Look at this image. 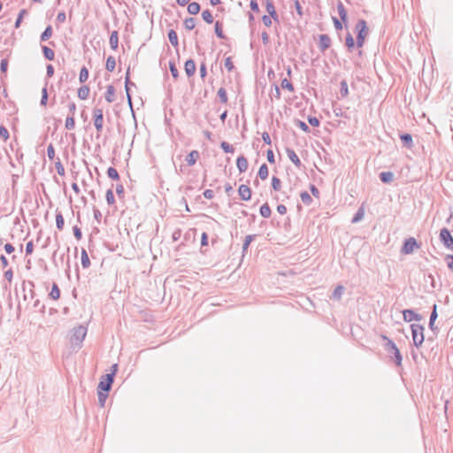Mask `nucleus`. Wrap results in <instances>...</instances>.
I'll return each mask as SVG.
<instances>
[{"label":"nucleus","instance_id":"obj_8","mask_svg":"<svg viewBox=\"0 0 453 453\" xmlns=\"http://www.w3.org/2000/svg\"><path fill=\"white\" fill-rule=\"evenodd\" d=\"M129 71H130V69L128 68L127 71V73H126V77H125V88H126L127 103H128L131 110H133V103H132V96L130 94V87L131 86L135 87V84L134 82L130 81Z\"/></svg>","mask_w":453,"mask_h":453},{"label":"nucleus","instance_id":"obj_18","mask_svg":"<svg viewBox=\"0 0 453 453\" xmlns=\"http://www.w3.org/2000/svg\"><path fill=\"white\" fill-rule=\"evenodd\" d=\"M400 139L403 146L406 147L407 149H412V147L414 146L411 134L408 133L402 134H400Z\"/></svg>","mask_w":453,"mask_h":453},{"label":"nucleus","instance_id":"obj_34","mask_svg":"<svg viewBox=\"0 0 453 453\" xmlns=\"http://www.w3.org/2000/svg\"><path fill=\"white\" fill-rule=\"evenodd\" d=\"M390 354H393L395 365L397 366H401L402 365L403 357H402V355L400 353L399 349L396 348L395 350L391 351Z\"/></svg>","mask_w":453,"mask_h":453},{"label":"nucleus","instance_id":"obj_54","mask_svg":"<svg viewBox=\"0 0 453 453\" xmlns=\"http://www.w3.org/2000/svg\"><path fill=\"white\" fill-rule=\"evenodd\" d=\"M280 85H281L282 88H286V89L289 90L290 92L294 91L293 84L286 78L281 81Z\"/></svg>","mask_w":453,"mask_h":453},{"label":"nucleus","instance_id":"obj_21","mask_svg":"<svg viewBox=\"0 0 453 453\" xmlns=\"http://www.w3.org/2000/svg\"><path fill=\"white\" fill-rule=\"evenodd\" d=\"M81 265L84 269H87L90 266V260H89L88 252L86 251L85 249H81Z\"/></svg>","mask_w":453,"mask_h":453},{"label":"nucleus","instance_id":"obj_63","mask_svg":"<svg viewBox=\"0 0 453 453\" xmlns=\"http://www.w3.org/2000/svg\"><path fill=\"white\" fill-rule=\"evenodd\" d=\"M225 67L227 69L228 72H231L234 69V64L230 57L225 59Z\"/></svg>","mask_w":453,"mask_h":453},{"label":"nucleus","instance_id":"obj_47","mask_svg":"<svg viewBox=\"0 0 453 453\" xmlns=\"http://www.w3.org/2000/svg\"><path fill=\"white\" fill-rule=\"evenodd\" d=\"M65 128L67 130H73L75 127V119L73 116H67L65 119Z\"/></svg>","mask_w":453,"mask_h":453},{"label":"nucleus","instance_id":"obj_29","mask_svg":"<svg viewBox=\"0 0 453 453\" xmlns=\"http://www.w3.org/2000/svg\"><path fill=\"white\" fill-rule=\"evenodd\" d=\"M116 66L115 58L112 56H109L106 59L105 68L109 72H113Z\"/></svg>","mask_w":453,"mask_h":453},{"label":"nucleus","instance_id":"obj_13","mask_svg":"<svg viewBox=\"0 0 453 453\" xmlns=\"http://www.w3.org/2000/svg\"><path fill=\"white\" fill-rule=\"evenodd\" d=\"M265 8L266 12L273 18V19L279 21V16L276 12L275 6L272 0H265Z\"/></svg>","mask_w":453,"mask_h":453},{"label":"nucleus","instance_id":"obj_37","mask_svg":"<svg viewBox=\"0 0 453 453\" xmlns=\"http://www.w3.org/2000/svg\"><path fill=\"white\" fill-rule=\"evenodd\" d=\"M364 215H365V211H364V208L363 207H360L357 212L355 213L353 219H351V222L352 223H357L359 222L363 218H364Z\"/></svg>","mask_w":453,"mask_h":453},{"label":"nucleus","instance_id":"obj_50","mask_svg":"<svg viewBox=\"0 0 453 453\" xmlns=\"http://www.w3.org/2000/svg\"><path fill=\"white\" fill-rule=\"evenodd\" d=\"M47 103H48V91H47V85H45L44 88H42V98H41L40 104L42 106H46Z\"/></svg>","mask_w":453,"mask_h":453},{"label":"nucleus","instance_id":"obj_10","mask_svg":"<svg viewBox=\"0 0 453 453\" xmlns=\"http://www.w3.org/2000/svg\"><path fill=\"white\" fill-rule=\"evenodd\" d=\"M331 46V38L326 34L319 35V48L321 52H325Z\"/></svg>","mask_w":453,"mask_h":453},{"label":"nucleus","instance_id":"obj_36","mask_svg":"<svg viewBox=\"0 0 453 453\" xmlns=\"http://www.w3.org/2000/svg\"><path fill=\"white\" fill-rule=\"evenodd\" d=\"M344 292V288L342 286H337L332 295V298L335 300H340Z\"/></svg>","mask_w":453,"mask_h":453},{"label":"nucleus","instance_id":"obj_56","mask_svg":"<svg viewBox=\"0 0 453 453\" xmlns=\"http://www.w3.org/2000/svg\"><path fill=\"white\" fill-rule=\"evenodd\" d=\"M169 69H170L172 76L174 79H177L179 77V71L173 62L169 63Z\"/></svg>","mask_w":453,"mask_h":453},{"label":"nucleus","instance_id":"obj_27","mask_svg":"<svg viewBox=\"0 0 453 453\" xmlns=\"http://www.w3.org/2000/svg\"><path fill=\"white\" fill-rule=\"evenodd\" d=\"M168 39L173 47H178V45H179L178 35H177V33L173 29L169 30Z\"/></svg>","mask_w":453,"mask_h":453},{"label":"nucleus","instance_id":"obj_5","mask_svg":"<svg viewBox=\"0 0 453 453\" xmlns=\"http://www.w3.org/2000/svg\"><path fill=\"white\" fill-rule=\"evenodd\" d=\"M94 126L98 133L102 132L104 126V111L100 108L93 110Z\"/></svg>","mask_w":453,"mask_h":453},{"label":"nucleus","instance_id":"obj_52","mask_svg":"<svg viewBox=\"0 0 453 453\" xmlns=\"http://www.w3.org/2000/svg\"><path fill=\"white\" fill-rule=\"evenodd\" d=\"M272 187H273V190H275V191H279L280 189L281 181L278 177L273 176L272 178Z\"/></svg>","mask_w":453,"mask_h":453},{"label":"nucleus","instance_id":"obj_39","mask_svg":"<svg viewBox=\"0 0 453 453\" xmlns=\"http://www.w3.org/2000/svg\"><path fill=\"white\" fill-rule=\"evenodd\" d=\"M255 234H249L245 237L244 242L242 244V253H245L248 250L250 242L255 239Z\"/></svg>","mask_w":453,"mask_h":453},{"label":"nucleus","instance_id":"obj_23","mask_svg":"<svg viewBox=\"0 0 453 453\" xmlns=\"http://www.w3.org/2000/svg\"><path fill=\"white\" fill-rule=\"evenodd\" d=\"M380 180L383 182V183H389L393 180L394 179V173L392 172H382L380 173Z\"/></svg>","mask_w":453,"mask_h":453},{"label":"nucleus","instance_id":"obj_15","mask_svg":"<svg viewBox=\"0 0 453 453\" xmlns=\"http://www.w3.org/2000/svg\"><path fill=\"white\" fill-rule=\"evenodd\" d=\"M236 166L240 173L246 172L249 166L247 158L244 156L238 157L236 160Z\"/></svg>","mask_w":453,"mask_h":453},{"label":"nucleus","instance_id":"obj_2","mask_svg":"<svg viewBox=\"0 0 453 453\" xmlns=\"http://www.w3.org/2000/svg\"><path fill=\"white\" fill-rule=\"evenodd\" d=\"M357 32L356 44L357 48L364 46L365 37L368 35V27L365 19H359L355 27Z\"/></svg>","mask_w":453,"mask_h":453},{"label":"nucleus","instance_id":"obj_49","mask_svg":"<svg viewBox=\"0 0 453 453\" xmlns=\"http://www.w3.org/2000/svg\"><path fill=\"white\" fill-rule=\"evenodd\" d=\"M218 96L219 97V100L221 103L223 104H226L227 103V95H226V91L224 88H220L219 90H218V93H217Z\"/></svg>","mask_w":453,"mask_h":453},{"label":"nucleus","instance_id":"obj_58","mask_svg":"<svg viewBox=\"0 0 453 453\" xmlns=\"http://www.w3.org/2000/svg\"><path fill=\"white\" fill-rule=\"evenodd\" d=\"M334 26L336 30H342L343 27V22L336 17H332Z\"/></svg>","mask_w":453,"mask_h":453},{"label":"nucleus","instance_id":"obj_16","mask_svg":"<svg viewBox=\"0 0 453 453\" xmlns=\"http://www.w3.org/2000/svg\"><path fill=\"white\" fill-rule=\"evenodd\" d=\"M336 7L341 20L346 25L348 21V14L343 4L341 1H338Z\"/></svg>","mask_w":453,"mask_h":453},{"label":"nucleus","instance_id":"obj_22","mask_svg":"<svg viewBox=\"0 0 453 453\" xmlns=\"http://www.w3.org/2000/svg\"><path fill=\"white\" fill-rule=\"evenodd\" d=\"M110 45L112 50H117L119 46V35L117 31H113L110 35Z\"/></svg>","mask_w":453,"mask_h":453},{"label":"nucleus","instance_id":"obj_26","mask_svg":"<svg viewBox=\"0 0 453 453\" xmlns=\"http://www.w3.org/2000/svg\"><path fill=\"white\" fill-rule=\"evenodd\" d=\"M201 6L196 2L189 3L188 5V12L189 14L196 15L200 12Z\"/></svg>","mask_w":453,"mask_h":453},{"label":"nucleus","instance_id":"obj_38","mask_svg":"<svg viewBox=\"0 0 453 453\" xmlns=\"http://www.w3.org/2000/svg\"><path fill=\"white\" fill-rule=\"evenodd\" d=\"M340 93L342 97H346L349 95L348 83L345 80L340 82Z\"/></svg>","mask_w":453,"mask_h":453},{"label":"nucleus","instance_id":"obj_12","mask_svg":"<svg viewBox=\"0 0 453 453\" xmlns=\"http://www.w3.org/2000/svg\"><path fill=\"white\" fill-rule=\"evenodd\" d=\"M286 153L288 157L289 160L297 167L300 168L302 165L301 160L299 159L298 156L295 152V150L291 148L287 147L286 148Z\"/></svg>","mask_w":453,"mask_h":453},{"label":"nucleus","instance_id":"obj_40","mask_svg":"<svg viewBox=\"0 0 453 453\" xmlns=\"http://www.w3.org/2000/svg\"><path fill=\"white\" fill-rule=\"evenodd\" d=\"M300 197L302 202L306 205H310L312 203V198L307 191H303L300 194Z\"/></svg>","mask_w":453,"mask_h":453},{"label":"nucleus","instance_id":"obj_33","mask_svg":"<svg viewBox=\"0 0 453 453\" xmlns=\"http://www.w3.org/2000/svg\"><path fill=\"white\" fill-rule=\"evenodd\" d=\"M268 167L266 165V164H263L260 167H259V170H258V173H257V175L259 176L260 179L262 180H265L267 179L268 177Z\"/></svg>","mask_w":453,"mask_h":453},{"label":"nucleus","instance_id":"obj_24","mask_svg":"<svg viewBox=\"0 0 453 453\" xmlns=\"http://www.w3.org/2000/svg\"><path fill=\"white\" fill-rule=\"evenodd\" d=\"M89 88L88 86H81L78 89V97L81 100H86L89 96Z\"/></svg>","mask_w":453,"mask_h":453},{"label":"nucleus","instance_id":"obj_45","mask_svg":"<svg viewBox=\"0 0 453 453\" xmlns=\"http://www.w3.org/2000/svg\"><path fill=\"white\" fill-rule=\"evenodd\" d=\"M97 395L100 406L104 407L108 396V393L98 389Z\"/></svg>","mask_w":453,"mask_h":453},{"label":"nucleus","instance_id":"obj_44","mask_svg":"<svg viewBox=\"0 0 453 453\" xmlns=\"http://www.w3.org/2000/svg\"><path fill=\"white\" fill-rule=\"evenodd\" d=\"M215 34L220 39H225L226 35L222 30V24L219 21H216L215 23Z\"/></svg>","mask_w":453,"mask_h":453},{"label":"nucleus","instance_id":"obj_43","mask_svg":"<svg viewBox=\"0 0 453 453\" xmlns=\"http://www.w3.org/2000/svg\"><path fill=\"white\" fill-rule=\"evenodd\" d=\"M88 79V70L86 66L81 69L79 80L81 83H84Z\"/></svg>","mask_w":453,"mask_h":453},{"label":"nucleus","instance_id":"obj_6","mask_svg":"<svg viewBox=\"0 0 453 453\" xmlns=\"http://www.w3.org/2000/svg\"><path fill=\"white\" fill-rule=\"evenodd\" d=\"M419 245L417 242V240L414 237H410L406 239L403 242V245L401 248L402 254H411L414 251L415 248H418Z\"/></svg>","mask_w":453,"mask_h":453},{"label":"nucleus","instance_id":"obj_53","mask_svg":"<svg viewBox=\"0 0 453 453\" xmlns=\"http://www.w3.org/2000/svg\"><path fill=\"white\" fill-rule=\"evenodd\" d=\"M34 308L36 309L41 314L45 313V305L41 303L39 299H36L34 303Z\"/></svg>","mask_w":453,"mask_h":453},{"label":"nucleus","instance_id":"obj_35","mask_svg":"<svg viewBox=\"0 0 453 453\" xmlns=\"http://www.w3.org/2000/svg\"><path fill=\"white\" fill-rule=\"evenodd\" d=\"M65 225V219L61 212L56 214V226L58 230H63Z\"/></svg>","mask_w":453,"mask_h":453},{"label":"nucleus","instance_id":"obj_7","mask_svg":"<svg viewBox=\"0 0 453 453\" xmlns=\"http://www.w3.org/2000/svg\"><path fill=\"white\" fill-rule=\"evenodd\" d=\"M440 240L447 249H453V237L448 228L441 229Z\"/></svg>","mask_w":453,"mask_h":453},{"label":"nucleus","instance_id":"obj_62","mask_svg":"<svg viewBox=\"0 0 453 453\" xmlns=\"http://www.w3.org/2000/svg\"><path fill=\"white\" fill-rule=\"evenodd\" d=\"M0 136L6 141L9 138V132L5 127L0 126Z\"/></svg>","mask_w":453,"mask_h":453},{"label":"nucleus","instance_id":"obj_9","mask_svg":"<svg viewBox=\"0 0 453 453\" xmlns=\"http://www.w3.org/2000/svg\"><path fill=\"white\" fill-rule=\"evenodd\" d=\"M403 319L406 322H411L412 320L419 321L422 319V316L417 312H415L413 310H404L403 311Z\"/></svg>","mask_w":453,"mask_h":453},{"label":"nucleus","instance_id":"obj_3","mask_svg":"<svg viewBox=\"0 0 453 453\" xmlns=\"http://www.w3.org/2000/svg\"><path fill=\"white\" fill-rule=\"evenodd\" d=\"M118 365H112V372L111 373L105 374L103 379L100 380L97 389L104 391L108 393L111 389V385L114 381V375L117 372Z\"/></svg>","mask_w":453,"mask_h":453},{"label":"nucleus","instance_id":"obj_14","mask_svg":"<svg viewBox=\"0 0 453 453\" xmlns=\"http://www.w3.org/2000/svg\"><path fill=\"white\" fill-rule=\"evenodd\" d=\"M185 73L188 77H191L196 73V63L193 59H188L184 65Z\"/></svg>","mask_w":453,"mask_h":453},{"label":"nucleus","instance_id":"obj_28","mask_svg":"<svg viewBox=\"0 0 453 453\" xmlns=\"http://www.w3.org/2000/svg\"><path fill=\"white\" fill-rule=\"evenodd\" d=\"M345 44L349 51H351L355 45H357L352 35L349 32H348L346 35Z\"/></svg>","mask_w":453,"mask_h":453},{"label":"nucleus","instance_id":"obj_32","mask_svg":"<svg viewBox=\"0 0 453 453\" xmlns=\"http://www.w3.org/2000/svg\"><path fill=\"white\" fill-rule=\"evenodd\" d=\"M259 212H260L261 216L264 218H269L271 216L272 211L267 203H264L260 207Z\"/></svg>","mask_w":453,"mask_h":453},{"label":"nucleus","instance_id":"obj_57","mask_svg":"<svg viewBox=\"0 0 453 453\" xmlns=\"http://www.w3.org/2000/svg\"><path fill=\"white\" fill-rule=\"evenodd\" d=\"M55 167L59 175H61V176L65 175V167L62 165L59 158H58V161L55 163Z\"/></svg>","mask_w":453,"mask_h":453},{"label":"nucleus","instance_id":"obj_41","mask_svg":"<svg viewBox=\"0 0 453 453\" xmlns=\"http://www.w3.org/2000/svg\"><path fill=\"white\" fill-rule=\"evenodd\" d=\"M184 27L188 30H193L196 27V19L186 18L184 20Z\"/></svg>","mask_w":453,"mask_h":453},{"label":"nucleus","instance_id":"obj_11","mask_svg":"<svg viewBox=\"0 0 453 453\" xmlns=\"http://www.w3.org/2000/svg\"><path fill=\"white\" fill-rule=\"evenodd\" d=\"M238 193L243 201H249L251 198V189L247 185L242 184L238 188Z\"/></svg>","mask_w":453,"mask_h":453},{"label":"nucleus","instance_id":"obj_1","mask_svg":"<svg viewBox=\"0 0 453 453\" xmlns=\"http://www.w3.org/2000/svg\"><path fill=\"white\" fill-rule=\"evenodd\" d=\"M87 331V327L81 325L73 329L70 342L73 347L81 348L86 337Z\"/></svg>","mask_w":453,"mask_h":453},{"label":"nucleus","instance_id":"obj_51","mask_svg":"<svg viewBox=\"0 0 453 453\" xmlns=\"http://www.w3.org/2000/svg\"><path fill=\"white\" fill-rule=\"evenodd\" d=\"M105 198H106L107 203L110 205L113 204L115 203V197H114V194H113V191L111 188H109L106 191Z\"/></svg>","mask_w":453,"mask_h":453},{"label":"nucleus","instance_id":"obj_60","mask_svg":"<svg viewBox=\"0 0 453 453\" xmlns=\"http://www.w3.org/2000/svg\"><path fill=\"white\" fill-rule=\"evenodd\" d=\"M308 122L312 127H319V124H320L319 119L314 117V116H309L308 117Z\"/></svg>","mask_w":453,"mask_h":453},{"label":"nucleus","instance_id":"obj_17","mask_svg":"<svg viewBox=\"0 0 453 453\" xmlns=\"http://www.w3.org/2000/svg\"><path fill=\"white\" fill-rule=\"evenodd\" d=\"M115 92V88L112 85L107 86L104 98L108 103H112L116 100Z\"/></svg>","mask_w":453,"mask_h":453},{"label":"nucleus","instance_id":"obj_20","mask_svg":"<svg viewBox=\"0 0 453 453\" xmlns=\"http://www.w3.org/2000/svg\"><path fill=\"white\" fill-rule=\"evenodd\" d=\"M381 338L386 342L385 349L388 353H390L391 351L395 350L397 348L395 343L391 339H389L388 336L382 334Z\"/></svg>","mask_w":453,"mask_h":453},{"label":"nucleus","instance_id":"obj_30","mask_svg":"<svg viewBox=\"0 0 453 453\" xmlns=\"http://www.w3.org/2000/svg\"><path fill=\"white\" fill-rule=\"evenodd\" d=\"M52 33H53V30H52L51 26H48L44 29V31L41 34V36H40L41 42H45L48 39H50V37H51V35H52Z\"/></svg>","mask_w":453,"mask_h":453},{"label":"nucleus","instance_id":"obj_55","mask_svg":"<svg viewBox=\"0 0 453 453\" xmlns=\"http://www.w3.org/2000/svg\"><path fill=\"white\" fill-rule=\"evenodd\" d=\"M220 147L221 149L224 150V152L226 153H234V150L233 148L232 145H230L228 142H222L220 143Z\"/></svg>","mask_w":453,"mask_h":453},{"label":"nucleus","instance_id":"obj_59","mask_svg":"<svg viewBox=\"0 0 453 453\" xmlns=\"http://www.w3.org/2000/svg\"><path fill=\"white\" fill-rule=\"evenodd\" d=\"M47 156L50 160H53L55 157V150L51 143L47 148Z\"/></svg>","mask_w":453,"mask_h":453},{"label":"nucleus","instance_id":"obj_19","mask_svg":"<svg viewBox=\"0 0 453 453\" xmlns=\"http://www.w3.org/2000/svg\"><path fill=\"white\" fill-rule=\"evenodd\" d=\"M199 152L197 150H192L187 157L186 161L188 166H192L196 164L199 158Z\"/></svg>","mask_w":453,"mask_h":453},{"label":"nucleus","instance_id":"obj_48","mask_svg":"<svg viewBox=\"0 0 453 453\" xmlns=\"http://www.w3.org/2000/svg\"><path fill=\"white\" fill-rule=\"evenodd\" d=\"M27 14V11L26 9H22L19 11V14H18V18L16 19V22H15V28H19L22 20H23V18L25 15Z\"/></svg>","mask_w":453,"mask_h":453},{"label":"nucleus","instance_id":"obj_42","mask_svg":"<svg viewBox=\"0 0 453 453\" xmlns=\"http://www.w3.org/2000/svg\"><path fill=\"white\" fill-rule=\"evenodd\" d=\"M107 175L111 180H119V174L114 167H109L107 169Z\"/></svg>","mask_w":453,"mask_h":453},{"label":"nucleus","instance_id":"obj_4","mask_svg":"<svg viewBox=\"0 0 453 453\" xmlns=\"http://www.w3.org/2000/svg\"><path fill=\"white\" fill-rule=\"evenodd\" d=\"M411 335H412V341H413V344L417 347V348H419L423 342H424V326L419 325V324H412L411 326Z\"/></svg>","mask_w":453,"mask_h":453},{"label":"nucleus","instance_id":"obj_25","mask_svg":"<svg viewBox=\"0 0 453 453\" xmlns=\"http://www.w3.org/2000/svg\"><path fill=\"white\" fill-rule=\"evenodd\" d=\"M49 296L52 300H58L60 297V290L57 283H53L51 291L49 294Z\"/></svg>","mask_w":453,"mask_h":453},{"label":"nucleus","instance_id":"obj_64","mask_svg":"<svg viewBox=\"0 0 453 453\" xmlns=\"http://www.w3.org/2000/svg\"><path fill=\"white\" fill-rule=\"evenodd\" d=\"M445 259L448 261V267L453 271V255H447Z\"/></svg>","mask_w":453,"mask_h":453},{"label":"nucleus","instance_id":"obj_46","mask_svg":"<svg viewBox=\"0 0 453 453\" xmlns=\"http://www.w3.org/2000/svg\"><path fill=\"white\" fill-rule=\"evenodd\" d=\"M202 18L208 24H211L213 22L212 14L209 10H204L202 12Z\"/></svg>","mask_w":453,"mask_h":453},{"label":"nucleus","instance_id":"obj_31","mask_svg":"<svg viewBox=\"0 0 453 453\" xmlns=\"http://www.w3.org/2000/svg\"><path fill=\"white\" fill-rule=\"evenodd\" d=\"M42 50L43 56H44V58L46 59H48V60H53L54 59L55 53H54V51L50 48L43 45L42 47Z\"/></svg>","mask_w":453,"mask_h":453},{"label":"nucleus","instance_id":"obj_61","mask_svg":"<svg viewBox=\"0 0 453 453\" xmlns=\"http://www.w3.org/2000/svg\"><path fill=\"white\" fill-rule=\"evenodd\" d=\"M73 235L77 240H81L82 238V233L81 228L78 226H74L73 228Z\"/></svg>","mask_w":453,"mask_h":453}]
</instances>
